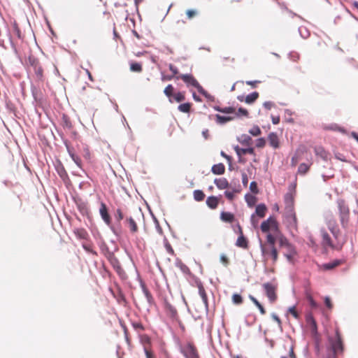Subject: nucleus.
<instances>
[{"instance_id":"nucleus-16","label":"nucleus","mask_w":358,"mask_h":358,"mask_svg":"<svg viewBox=\"0 0 358 358\" xmlns=\"http://www.w3.org/2000/svg\"><path fill=\"white\" fill-rule=\"evenodd\" d=\"M67 150H68L69 155L71 156V157L73 159V161L76 163V164L79 168H82V161H81L80 158L69 146H67Z\"/></svg>"},{"instance_id":"nucleus-21","label":"nucleus","mask_w":358,"mask_h":358,"mask_svg":"<svg viewBox=\"0 0 358 358\" xmlns=\"http://www.w3.org/2000/svg\"><path fill=\"white\" fill-rule=\"evenodd\" d=\"M239 231L241 233V236L237 239L236 245L243 248H247L248 241L246 238L243 236L241 228H239Z\"/></svg>"},{"instance_id":"nucleus-25","label":"nucleus","mask_w":358,"mask_h":358,"mask_svg":"<svg viewBox=\"0 0 358 358\" xmlns=\"http://www.w3.org/2000/svg\"><path fill=\"white\" fill-rule=\"evenodd\" d=\"M206 204L211 209H215L218 205V199L215 196H209L206 200Z\"/></svg>"},{"instance_id":"nucleus-14","label":"nucleus","mask_w":358,"mask_h":358,"mask_svg":"<svg viewBox=\"0 0 358 358\" xmlns=\"http://www.w3.org/2000/svg\"><path fill=\"white\" fill-rule=\"evenodd\" d=\"M76 204H77L78 210L83 215L87 216V217L90 216V208H89V206H88V204L87 202L80 201L77 202Z\"/></svg>"},{"instance_id":"nucleus-10","label":"nucleus","mask_w":358,"mask_h":358,"mask_svg":"<svg viewBox=\"0 0 358 358\" xmlns=\"http://www.w3.org/2000/svg\"><path fill=\"white\" fill-rule=\"evenodd\" d=\"M264 289L265 290L266 294L267 297L268 298L269 301L273 303L274 302L276 299L277 296L275 294L276 287L275 285H272L271 283H264L263 285Z\"/></svg>"},{"instance_id":"nucleus-15","label":"nucleus","mask_w":358,"mask_h":358,"mask_svg":"<svg viewBox=\"0 0 358 358\" xmlns=\"http://www.w3.org/2000/svg\"><path fill=\"white\" fill-rule=\"evenodd\" d=\"M73 233L79 239L86 240L89 237L87 231L83 228L74 229Z\"/></svg>"},{"instance_id":"nucleus-59","label":"nucleus","mask_w":358,"mask_h":358,"mask_svg":"<svg viewBox=\"0 0 358 358\" xmlns=\"http://www.w3.org/2000/svg\"><path fill=\"white\" fill-rule=\"evenodd\" d=\"M264 106L265 108L268 109V110H270L273 106V103L271 102V101H266L264 103Z\"/></svg>"},{"instance_id":"nucleus-27","label":"nucleus","mask_w":358,"mask_h":358,"mask_svg":"<svg viewBox=\"0 0 358 358\" xmlns=\"http://www.w3.org/2000/svg\"><path fill=\"white\" fill-rule=\"evenodd\" d=\"M321 235H322V237L323 239L324 245L331 246V247L333 246L331 241V238H330L329 235L328 234V233L324 229L321 230Z\"/></svg>"},{"instance_id":"nucleus-17","label":"nucleus","mask_w":358,"mask_h":358,"mask_svg":"<svg viewBox=\"0 0 358 358\" xmlns=\"http://www.w3.org/2000/svg\"><path fill=\"white\" fill-rule=\"evenodd\" d=\"M234 150L238 156L245 155L246 154H250V155L254 154V148H240L238 145H236L234 147Z\"/></svg>"},{"instance_id":"nucleus-8","label":"nucleus","mask_w":358,"mask_h":358,"mask_svg":"<svg viewBox=\"0 0 358 358\" xmlns=\"http://www.w3.org/2000/svg\"><path fill=\"white\" fill-rule=\"evenodd\" d=\"M329 342L333 354H336L338 352L343 350L341 338L338 331H336V338H333L329 337Z\"/></svg>"},{"instance_id":"nucleus-18","label":"nucleus","mask_w":358,"mask_h":358,"mask_svg":"<svg viewBox=\"0 0 358 358\" xmlns=\"http://www.w3.org/2000/svg\"><path fill=\"white\" fill-rule=\"evenodd\" d=\"M214 183L216 185L217 188L220 189H224L229 187V182L226 178H216L214 180Z\"/></svg>"},{"instance_id":"nucleus-61","label":"nucleus","mask_w":358,"mask_h":358,"mask_svg":"<svg viewBox=\"0 0 358 358\" xmlns=\"http://www.w3.org/2000/svg\"><path fill=\"white\" fill-rule=\"evenodd\" d=\"M133 327L136 330H138V329L143 330V327L141 323H134Z\"/></svg>"},{"instance_id":"nucleus-23","label":"nucleus","mask_w":358,"mask_h":358,"mask_svg":"<svg viewBox=\"0 0 358 358\" xmlns=\"http://www.w3.org/2000/svg\"><path fill=\"white\" fill-rule=\"evenodd\" d=\"M130 71L135 73H141L143 71L142 64L136 62H130Z\"/></svg>"},{"instance_id":"nucleus-28","label":"nucleus","mask_w":358,"mask_h":358,"mask_svg":"<svg viewBox=\"0 0 358 358\" xmlns=\"http://www.w3.org/2000/svg\"><path fill=\"white\" fill-rule=\"evenodd\" d=\"M315 152L317 156H320L324 160H327L328 153L322 147H316L315 148Z\"/></svg>"},{"instance_id":"nucleus-20","label":"nucleus","mask_w":358,"mask_h":358,"mask_svg":"<svg viewBox=\"0 0 358 358\" xmlns=\"http://www.w3.org/2000/svg\"><path fill=\"white\" fill-rule=\"evenodd\" d=\"M268 141L270 145L274 148H277L279 146L278 137L276 134L271 133L268 136Z\"/></svg>"},{"instance_id":"nucleus-30","label":"nucleus","mask_w":358,"mask_h":358,"mask_svg":"<svg viewBox=\"0 0 358 358\" xmlns=\"http://www.w3.org/2000/svg\"><path fill=\"white\" fill-rule=\"evenodd\" d=\"M220 218L222 221L227 222H232L234 217V215L228 212H222L220 215Z\"/></svg>"},{"instance_id":"nucleus-44","label":"nucleus","mask_w":358,"mask_h":358,"mask_svg":"<svg viewBox=\"0 0 358 358\" xmlns=\"http://www.w3.org/2000/svg\"><path fill=\"white\" fill-rule=\"evenodd\" d=\"M116 220L120 222L124 218L123 213L120 208H117L116 210V213L115 215Z\"/></svg>"},{"instance_id":"nucleus-40","label":"nucleus","mask_w":358,"mask_h":358,"mask_svg":"<svg viewBox=\"0 0 358 358\" xmlns=\"http://www.w3.org/2000/svg\"><path fill=\"white\" fill-rule=\"evenodd\" d=\"M249 133L254 136H257L261 134V129L258 126H254L250 129Z\"/></svg>"},{"instance_id":"nucleus-24","label":"nucleus","mask_w":358,"mask_h":358,"mask_svg":"<svg viewBox=\"0 0 358 358\" xmlns=\"http://www.w3.org/2000/svg\"><path fill=\"white\" fill-rule=\"evenodd\" d=\"M307 322L310 326V329L312 332V334L313 336H316L317 334V324L315 320L312 317H309L307 318Z\"/></svg>"},{"instance_id":"nucleus-22","label":"nucleus","mask_w":358,"mask_h":358,"mask_svg":"<svg viewBox=\"0 0 358 358\" xmlns=\"http://www.w3.org/2000/svg\"><path fill=\"white\" fill-rule=\"evenodd\" d=\"M199 294L202 299V301L205 306L206 309H208L207 295L203 287L201 285H199Z\"/></svg>"},{"instance_id":"nucleus-39","label":"nucleus","mask_w":358,"mask_h":358,"mask_svg":"<svg viewBox=\"0 0 358 358\" xmlns=\"http://www.w3.org/2000/svg\"><path fill=\"white\" fill-rule=\"evenodd\" d=\"M266 238H267V243L263 244V245H271L274 246V244L275 242V238L274 237V236L271 234H268L267 235Z\"/></svg>"},{"instance_id":"nucleus-50","label":"nucleus","mask_w":358,"mask_h":358,"mask_svg":"<svg viewBox=\"0 0 358 358\" xmlns=\"http://www.w3.org/2000/svg\"><path fill=\"white\" fill-rule=\"evenodd\" d=\"M250 189L253 193H257L258 192L257 183L252 182L250 185Z\"/></svg>"},{"instance_id":"nucleus-43","label":"nucleus","mask_w":358,"mask_h":358,"mask_svg":"<svg viewBox=\"0 0 358 358\" xmlns=\"http://www.w3.org/2000/svg\"><path fill=\"white\" fill-rule=\"evenodd\" d=\"M234 114L236 117H239L240 115L248 116V112L246 109L240 108L237 112L235 110Z\"/></svg>"},{"instance_id":"nucleus-6","label":"nucleus","mask_w":358,"mask_h":358,"mask_svg":"<svg viewBox=\"0 0 358 358\" xmlns=\"http://www.w3.org/2000/svg\"><path fill=\"white\" fill-rule=\"evenodd\" d=\"M28 61L29 64L32 67L34 71L36 79L38 80H42L43 77V69L40 64L39 61L33 57H29Z\"/></svg>"},{"instance_id":"nucleus-29","label":"nucleus","mask_w":358,"mask_h":358,"mask_svg":"<svg viewBox=\"0 0 358 358\" xmlns=\"http://www.w3.org/2000/svg\"><path fill=\"white\" fill-rule=\"evenodd\" d=\"M258 97H259L258 92H252V93L248 94L245 97V102L248 104H251V103H254L257 99Z\"/></svg>"},{"instance_id":"nucleus-41","label":"nucleus","mask_w":358,"mask_h":358,"mask_svg":"<svg viewBox=\"0 0 358 358\" xmlns=\"http://www.w3.org/2000/svg\"><path fill=\"white\" fill-rule=\"evenodd\" d=\"M309 169V166L303 163V164H301L299 166V169H298V172L301 174H305Z\"/></svg>"},{"instance_id":"nucleus-46","label":"nucleus","mask_w":358,"mask_h":358,"mask_svg":"<svg viewBox=\"0 0 358 358\" xmlns=\"http://www.w3.org/2000/svg\"><path fill=\"white\" fill-rule=\"evenodd\" d=\"M191 104L189 103L180 104V111L187 113L189 111Z\"/></svg>"},{"instance_id":"nucleus-58","label":"nucleus","mask_w":358,"mask_h":358,"mask_svg":"<svg viewBox=\"0 0 358 358\" xmlns=\"http://www.w3.org/2000/svg\"><path fill=\"white\" fill-rule=\"evenodd\" d=\"M196 11L194 10H188L187 11V15L189 18H192L193 17H194L196 15Z\"/></svg>"},{"instance_id":"nucleus-4","label":"nucleus","mask_w":358,"mask_h":358,"mask_svg":"<svg viewBox=\"0 0 358 358\" xmlns=\"http://www.w3.org/2000/svg\"><path fill=\"white\" fill-rule=\"evenodd\" d=\"M261 229L263 232L271 231L275 236L278 232V223L273 217H270L264 221L261 224Z\"/></svg>"},{"instance_id":"nucleus-26","label":"nucleus","mask_w":358,"mask_h":358,"mask_svg":"<svg viewBox=\"0 0 358 358\" xmlns=\"http://www.w3.org/2000/svg\"><path fill=\"white\" fill-rule=\"evenodd\" d=\"M216 121L219 124H225L227 122L231 121L234 119V116H222L220 115H216Z\"/></svg>"},{"instance_id":"nucleus-34","label":"nucleus","mask_w":358,"mask_h":358,"mask_svg":"<svg viewBox=\"0 0 358 358\" xmlns=\"http://www.w3.org/2000/svg\"><path fill=\"white\" fill-rule=\"evenodd\" d=\"M245 198L246 202L248 203V205L250 207H252L255 204V203H256V197L255 196L248 194L245 195Z\"/></svg>"},{"instance_id":"nucleus-45","label":"nucleus","mask_w":358,"mask_h":358,"mask_svg":"<svg viewBox=\"0 0 358 358\" xmlns=\"http://www.w3.org/2000/svg\"><path fill=\"white\" fill-rule=\"evenodd\" d=\"M280 245L281 247L292 248V245L288 243L286 238L280 237L279 239Z\"/></svg>"},{"instance_id":"nucleus-5","label":"nucleus","mask_w":358,"mask_h":358,"mask_svg":"<svg viewBox=\"0 0 358 358\" xmlns=\"http://www.w3.org/2000/svg\"><path fill=\"white\" fill-rule=\"evenodd\" d=\"M180 79H182L187 84V85L188 87L192 86V87L196 88L198 90L199 92H200L201 94H204V95L206 94V91L203 90V88L199 85V83L197 82V80L192 75L180 74Z\"/></svg>"},{"instance_id":"nucleus-31","label":"nucleus","mask_w":358,"mask_h":358,"mask_svg":"<svg viewBox=\"0 0 358 358\" xmlns=\"http://www.w3.org/2000/svg\"><path fill=\"white\" fill-rule=\"evenodd\" d=\"M266 211V206L264 204H259L256 207V214L260 217H263L265 215Z\"/></svg>"},{"instance_id":"nucleus-57","label":"nucleus","mask_w":358,"mask_h":358,"mask_svg":"<svg viewBox=\"0 0 358 358\" xmlns=\"http://www.w3.org/2000/svg\"><path fill=\"white\" fill-rule=\"evenodd\" d=\"M265 145V140L264 138H259L257 142V147L262 148Z\"/></svg>"},{"instance_id":"nucleus-9","label":"nucleus","mask_w":358,"mask_h":358,"mask_svg":"<svg viewBox=\"0 0 358 358\" xmlns=\"http://www.w3.org/2000/svg\"><path fill=\"white\" fill-rule=\"evenodd\" d=\"M164 307L166 315L172 320L178 321V311L177 309L172 306V304L167 300L164 302Z\"/></svg>"},{"instance_id":"nucleus-60","label":"nucleus","mask_w":358,"mask_h":358,"mask_svg":"<svg viewBox=\"0 0 358 358\" xmlns=\"http://www.w3.org/2000/svg\"><path fill=\"white\" fill-rule=\"evenodd\" d=\"M289 312L294 317H298V314L296 313V311L295 310V308L293 306V307H290L289 308Z\"/></svg>"},{"instance_id":"nucleus-49","label":"nucleus","mask_w":358,"mask_h":358,"mask_svg":"<svg viewBox=\"0 0 358 358\" xmlns=\"http://www.w3.org/2000/svg\"><path fill=\"white\" fill-rule=\"evenodd\" d=\"M165 248H166L167 252H169L170 255H174V251L169 243H165Z\"/></svg>"},{"instance_id":"nucleus-1","label":"nucleus","mask_w":358,"mask_h":358,"mask_svg":"<svg viewBox=\"0 0 358 358\" xmlns=\"http://www.w3.org/2000/svg\"><path fill=\"white\" fill-rule=\"evenodd\" d=\"M338 210H339V217L341 224L343 227L345 228L347 227L348 220H349V214L350 210L348 206L345 204V201L342 199H339L337 201Z\"/></svg>"},{"instance_id":"nucleus-2","label":"nucleus","mask_w":358,"mask_h":358,"mask_svg":"<svg viewBox=\"0 0 358 358\" xmlns=\"http://www.w3.org/2000/svg\"><path fill=\"white\" fill-rule=\"evenodd\" d=\"M180 352L185 358H200L196 346L190 341H187L180 347Z\"/></svg>"},{"instance_id":"nucleus-13","label":"nucleus","mask_w":358,"mask_h":358,"mask_svg":"<svg viewBox=\"0 0 358 358\" xmlns=\"http://www.w3.org/2000/svg\"><path fill=\"white\" fill-rule=\"evenodd\" d=\"M174 88L171 85H169L164 89V94L169 97L170 102H179V93H173Z\"/></svg>"},{"instance_id":"nucleus-12","label":"nucleus","mask_w":358,"mask_h":358,"mask_svg":"<svg viewBox=\"0 0 358 358\" xmlns=\"http://www.w3.org/2000/svg\"><path fill=\"white\" fill-rule=\"evenodd\" d=\"M99 213L103 222L109 226L111 224V217L108 213V208L103 202L100 203Z\"/></svg>"},{"instance_id":"nucleus-52","label":"nucleus","mask_w":358,"mask_h":358,"mask_svg":"<svg viewBox=\"0 0 358 358\" xmlns=\"http://www.w3.org/2000/svg\"><path fill=\"white\" fill-rule=\"evenodd\" d=\"M145 352L147 358H155L152 352L147 348H145Z\"/></svg>"},{"instance_id":"nucleus-48","label":"nucleus","mask_w":358,"mask_h":358,"mask_svg":"<svg viewBox=\"0 0 358 358\" xmlns=\"http://www.w3.org/2000/svg\"><path fill=\"white\" fill-rule=\"evenodd\" d=\"M222 113L227 114H232L235 113V108L233 107H225L222 108Z\"/></svg>"},{"instance_id":"nucleus-7","label":"nucleus","mask_w":358,"mask_h":358,"mask_svg":"<svg viewBox=\"0 0 358 358\" xmlns=\"http://www.w3.org/2000/svg\"><path fill=\"white\" fill-rule=\"evenodd\" d=\"M138 221H140V215L136 217L129 216L125 218L124 223L131 234H136L138 231Z\"/></svg>"},{"instance_id":"nucleus-64","label":"nucleus","mask_w":358,"mask_h":358,"mask_svg":"<svg viewBox=\"0 0 358 358\" xmlns=\"http://www.w3.org/2000/svg\"><path fill=\"white\" fill-rule=\"evenodd\" d=\"M287 252L286 254H292V255L296 254V250L292 246V248H287Z\"/></svg>"},{"instance_id":"nucleus-3","label":"nucleus","mask_w":358,"mask_h":358,"mask_svg":"<svg viewBox=\"0 0 358 358\" xmlns=\"http://www.w3.org/2000/svg\"><path fill=\"white\" fill-rule=\"evenodd\" d=\"M260 247L262 255L265 260H267L269 257L272 258L273 262H275L278 259V251L273 245H263V243H260Z\"/></svg>"},{"instance_id":"nucleus-36","label":"nucleus","mask_w":358,"mask_h":358,"mask_svg":"<svg viewBox=\"0 0 358 358\" xmlns=\"http://www.w3.org/2000/svg\"><path fill=\"white\" fill-rule=\"evenodd\" d=\"M169 69L170 70L172 71V74L171 76H163V80H170L172 79V78L177 74L178 71H177V69L173 67V65H170L169 66Z\"/></svg>"},{"instance_id":"nucleus-37","label":"nucleus","mask_w":358,"mask_h":358,"mask_svg":"<svg viewBox=\"0 0 358 358\" xmlns=\"http://www.w3.org/2000/svg\"><path fill=\"white\" fill-rule=\"evenodd\" d=\"M232 301L234 304H241L243 303L242 296L238 294H234L232 296Z\"/></svg>"},{"instance_id":"nucleus-33","label":"nucleus","mask_w":358,"mask_h":358,"mask_svg":"<svg viewBox=\"0 0 358 358\" xmlns=\"http://www.w3.org/2000/svg\"><path fill=\"white\" fill-rule=\"evenodd\" d=\"M143 294H144L148 302L150 304L153 303L154 299H153L151 293L150 292V291L145 286H143Z\"/></svg>"},{"instance_id":"nucleus-55","label":"nucleus","mask_w":358,"mask_h":358,"mask_svg":"<svg viewBox=\"0 0 358 358\" xmlns=\"http://www.w3.org/2000/svg\"><path fill=\"white\" fill-rule=\"evenodd\" d=\"M242 182L244 186L246 187L248 185V176L245 173H242Z\"/></svg>"},{"instance_id":"nucleus-62","label":"nucleus","mask_w":358,"mask_h":358,"mask_svg":"<svg viewBox=\"0 0 358 358\" xmlns=\"http://www.w3.org/2000/svg\"><path fill=\"white\" fill-rule=\"evenodd\" d=\"M324 302H325L326 306L329 308H332V304H331V300H330L329 297H326Z\"/></svg>"},{"instance_id":"nucleus-35","label":"nucleus","mask_w":358,"mask_h":358,"mask_svg":"<svg viewBox=\"0 0 358 358\" xmlns=\"http://www.w3.org/2000/svg\"><path fill=\"white\" fill-rule=\"evenodd\" d=\"M205 197L204 193L201 190H195L194 192V198L196 201H201Z\"/></svg>"},{"instance_id":"nucleus-63","label":"nucleus","mask_w":358,"mask_h":358,"mask_svg":"<svg viewBox=\"0 0 358 358\" xmlns=\"http://www.w3.org/2000/svg\"><path fill=\"white\" fill-rule=\"evenodd\" d=\"M272 122L274 124H278L280 122L279 116H272Z\"/></svg>"},{"instance_id":"nucleus-19","label":"nucleus","mask_w":358,"mask_h":358,"mask_svg":"<svg viewBox=\"0 0 358 358\" xmlns=\"http://www.w3.org/2000/svg\"><path fill=\"white\" fill-rule=\"evenodd\" d=\"M224 171H225V166L222 163L215 164L212 167V172L214 174L222 175L224 173Z\"/></svg>"},{"instance_id":"nucleus-54","label":"nucleus","mask_w":358,"mask_h":358,"mask_svg":"<svg viewBox=\"0 0 358 358\" xmlns=\"http://www.w3.org/2000/svg\"><path fill=\"white\" fill-rule=\"evenodd\" d=\"M271 317H272V318H273L275 322H278L279 327L281 329V328H282V327H281V320H280V319L279 318V317H278L276 314H275V313H273V314L271 315Z\"/></svg>"},{"instance_id":"nucleus-56","label":"nucleus","mask_w":358,"mask_h":358,"mask_svg":"<svg viewBox=\"0 0 358 358\" xmlns=\"http://www.w3.org/2000/svg\"><path fill=\"white\" fill-rule=\"evenodd\" d=\"M224 194H225L226 197H227L229 200L231 201V200H233V199H234V192H229V191H226V192H224Z\"/></svg>"},{"instance_id":"nucleus-51","label":"nucleus","mask_w":358,"mask_h":358,"mask_svg":"<svg viewBox=\"0 0 358 358\" xmlns=\"http://www.w3.org/2000/svg\"><path fill=\"white\" fill-rule=\"evenodd\" d=\"M220 261L224 266H227L229 264V259L227 257L224 255H222L220 256Z\"/></svg>"},{"instance_id":"nucleus-32","label":"nucleus","mask_w":358,"mask_h":358,"mask_svg":"<svg viewBox=\"0 0 358 358\" xmlns=\"http://www.w3.org/2000/svg\"><path fill=\"white\" fill-rule=\"evenodd\" d=\"M238 141L244 145H248L250 143V141H252V138L250 136H249L247 134H243L240 137L238 138Z\"/></svg>"},{"instance_id":"nucleus-38","label":"nucleus","mask_w":358,"mask_h":358,"mask_svg":"<svg viewBox=\"0 0 358 358\" xmlns=\"http://www.w3.org/2000/svg\"><path fill=\"white\" fill-rule=\"evenodd\" d=\"M339 264H340L339 261H335L334 262H332V263H328V264H324L323 267L326 270H330V269H333L334 268L338 266Z\"/></svg>"},{"instance_id":"nucleus-11","label":"nucleus","mask_w":358,"mask_h":358,"mask_svg":"<svg viewBox=\"0 0 358 358\" xmlns=\"http://www.w3.org/2000/svg\"><path fill=\"white\" fill-rule=\"evenodd\" d=\"M327 227L335 238L338 237L339 230L337 227L336 220L333 218L332 215H327L326 217Z\"/></svg>"},{"instance_id":"nucleus-42","label":"nucleus","mask_w":358,"mask_h":358,"mask_svg":"<svg viewBox=\"0 0 358 358\" xmlns=\"http://www.w3.org/2000/svg\"><path fill=\"white\" fill-rule=\"evenodd\" d=\"M324 129L329 130H338L341 132L345 133V130L342 128H340L336 124H332L329 126H326Z\"/></svg>"},{"instance_id":"nucleus-53","label":"nucleus","mask_w":358,"mask_h":358,"mask_svg":"<svg viewBox=\"0 0 358 358\" xmlns=\"http://www.w3.org/2000/svg\"><path fill=\"white\" fill-rule=\"evenodd\" d=\"M90 152L88 149V148H84V152H83V157L86 159H90Z\"/></svg>"},{"instance_id":"nucleus-47","label":"nucleus","mask_w":358,"mask_h":358,"mask_svg":"<svg viewBox=\"0 0 358 358\" xmlns=\"http://www.w3.org/2000/svg\"><path fill=\"white\" fill-rule=\"evenodd\" d=\"M13 31H14V34L16 35V36L18 38H22L21 31H20V28L18 27V26H17V24L16 23H15L14 25H13Z\"/></svg>"}]
</instances>
